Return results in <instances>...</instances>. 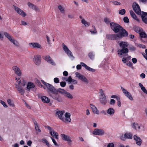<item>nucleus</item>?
Here are the masks:
<instances>
[{"instance_id": "obj_1", "label": "nucleus", "mask_w": 147, "mask_h": 147, "mask_svg": "<svg viewBox=\"0 0 147 147\" xmlns=\"http://www.w3.org/2000/svg\"><path fill=\"white\" fill-rule=\"evenodd\" d=\"M119 44L121 49H119L117 51V53L120 57H121L123 54L128 52V49L127 47L128 46L129 43L127 42L120 41L119 42Z\"/></svg>"}, {"instance_id": "obj_2", "label": "nucleus", "mask_w": 147, "mask_h": 147, "mask_svg": "<svg viewBox=\"0 0 147 147\" xmlns=\"http://www.w3.org/2000/svg\"><path fill=\"white\" fill-rule=\"evenodd\" d=\"M132 128L139 133H143L145 130V127L143 125L134 122L131 124Z\"/></svg>"}, {"instance_id": "obj_3", "label": "nucleus", "mask_w": 147, "mask_h": 147, "mask_svg": "<svg viewBox=\"0 0 147 147\" xmlns=\"http://www.w3.org/2000/svg\"><path fill=\"white\" fill-rule=\"evenodd\" d=\"M44 86L40 84V88L45 89H46L48 92H50L54 93L55 88L54 86L50 84L47 83L43 80L41 81Z\"/></svg>"}, {"instance_id": "obj_4", "label": "nucleus", "mask_w": 147, "mask_h": 147, "mask_svg": "<svg viewBox=\"0 0 147 147\" xmlns=\"http://www.w3.org/2000/svg\"><path fill=\"white\" fill-rule=\"evenodd\" d=\"M3 34L10 42L12 43L14 45L17 47L19 46L20 44L18 41L14 39L11 35L7 32H4Z\"/></svg>"}, {"instance_id": "obj_5", "label": "nucleus", "mask_w": 147, "mask_h": 147, "mask_svg": "<svg viewBox=\"0 0 147 147\" xmlns=\"http://www.w3.org/2000/svg\"><path fill=\"white\" fill-rule=\"evenodd\" d=\"M75 74V77L76 78L85 84H87L88 83L89 80L85 76L78 72H76Z\"/></svg>"}, {"instance_id": "obj_6", "label": "nucleus", "mask_w": 147, "mask_h": 147, "mask_svg": "<svg viewBox=\"0 0 147 147\" xmlns=\"http://www.w3.org/2000/svg\"><path fill=\"white\" fill-rule=\"evenodd\" d=\"M62 47L63 50L71 60H73L74 59L75 57L73 56L72 52L67 47L64 43L62 44Z\"/></svg>"}, {"instance_id": "obj_7", "label": "nucleus", "mask_w": 147, "mask_h": 147, "mask_svg": "<svg viewBox=\"0 0 147 147\" xmlns=\"http://www.w3.org/2000/svg\"><path fill=\"white\" fill-rule=\"evenodd\" d=\"M30 58L36 65H38L41 63L40 55H34L31 56Z\"/></svg>"}, {"instance_id": "obj_8", "label": "nucleus", "mask_w": 147, "mask_h": 147, "mask_svg": "<svg viewBox=\"0 0 147 147\" xmlns=\"http://www.w3.org/2000/svg\"><path fill=\"white\" fill-rule=\"evenodd\" d=\"M131 59V57L130 56H127L126 57H123L122 58V61L127 66L133 68V64L131 62L129 61Z\"/></svg>"}, {"instance_id": "obj_9", "label": "nucleus", "mask_w": 147, "mask_h": 147, "mask_svg": "<svg viewBox=\"0 0 147 147\" xmlns=\"http://www.w3.org/2000/svg\"><path fill=\"white\" fill-rule=\"evenodd\" d=\"M110 24L111 28L115 33L118 32L121 27L118 24L113 22L110 23Z\"/></svg>"}, {"instance_id": "obj_10", "label": "nucleus", "mask_w": 147, "mask_h": 147, "mask_svg": "<svg viewBox=\"0 0 147 147\" xmlns=\"http://www.w3.org/2000/svg\"><path fill=\"white\" fill-rule=\"evenodd\" d=\"M133 134L130 132L125 133L123 136V134L121 135L120 139L122 140L125 141L126 139L131 140L133 138Z\"/></svg>"}, {"instance_id": "obj_11", "label": "nucleus", "mask_w": 147, "mask_h": 147, "mask_svg": "<svg viewBox=\"0 0 147 147\" xmlns=\"http://www.w3.org/2000/svg\"><path fill=\"white\" fill-rule=\"evenodd\" d=\"M118 32L119 34H117V37L118 38H121L123 37H127L128 35L127 32L122 27Z\"/></svg>"}, {"instance_id": "obj_12", "label": "nucleus", "mask_w": 147, "mask_h": 147, "mask_svg": "<svg viewBox=\"0 0 147 147\" xmlns=\"http://www.w3.org/2000/svg\"><path fill=\"white\" fill-rule=\"evenodd\" d=\"M71 114L69 113H66L64 114L61 121L66 123H70L71 121Z\"/></svg>"}, {"instance_id": "obj_13", "label": "nucleus", "mask_w": 147, "mask_h": 147, "mask_svg": "<svg viewBox=\"0 0 147 147\" xmlns=\"http://www.w3.org/2000/svg\"><path fill=\"white\" fill-rule=\"evenodd\" d=\"M44 59L49 64L52 66H55L56 65V63L55 61L49 55H46L43 56Z\"/></svg>"}, {"instance_id": "obj_14", "label": "nucleus", "mask_w": 147, "mask_h": 147, "mask_svg": "<svg viewBox=\"0 0 147 147\" xmlns=\"http://www.w3.org/2000/svg\"><path fill=\"white\" fill-rule=\"evenodd\" d=\"M132 6L133 9L137 14L140 15L142 11H141L140 6L137 3L134 2Z\"/></svg>"}, {"instance_id": "obj_15", "label": "nucleus", "mask_w": 147, "mask_h": 147, "mask_svg": "<svg viewBox=\"0 0 147 147\" xmlns=\"http://www.w3.org/2000/svg\"><path fill=\"white\" fill-rule=\"evenodd\" d=\"M16 82L19 85V86L25 87L26 85L27 82L23 78H16Z\"/></svg>"}, {"instance_id": "obj_16", "label": "nucleus", "mask_w": 147, "mask_h": 147, "mask_svg": "<svg viewBox=\"0 0 147 147\" xmlns=\"http://www.w3.org/2000/svg\"><path fill=\"white\" fill-rule=\"evenodd\" d=\"M121 88L124 95L130 100L133 101L134 98L131 93L123 87H121Z\"/></svg>"}, {"instance_id": "obj_17", "label": "nucleus", "mask_w": 147, "mask_h": 147, "mask_svg": "<svg viewBox=\"0 0 147 147\" xmlns=\"http://www.w3.org/2000/svg\"><path fill=\"white\" fill-rule=\"evenodd\" d=\"M121 88L124 95L130 100L133 101L134 98L131 93L123 87H121Z\"/></svg>"}, {"instance_id": "obj_18", "label": "nucleus", "mask_w": 147, "mask_h": 147, "mask_svg": "<svg viewBox=\"0 0 147 147\" xmlns=\"http://www.w3.org/2000/svg\"><path fill=\"white\" fill-rule=\"evenodd\" d=\"M13 8L17 13L21 16L24 17H25L26 16V13L22 10L20 9L18 7L13 5Z\"/></svg>"}, {"instance_id": "obj_19", "label": "nucleus", "mask_w": 147, "mask_h": 147, "mask_svg": "<svg viewBox=\"0 0 147 147\" xmlns=\"http://www.w3.org/2000/svg\"><path fill=\"white\" fill-rule=\"evenodd\" d=\"M47 128L49 130L50 134L52 136L54 137L56 139H58V134L57 133L55 132L52 128L49 126L47 127Z\"/></svg>"}, {"instance_id": "obj_20", "label": "nucleus", "mask_w": 147, "mask_h": 147, "mask_svg": "<svg viewBox=\"0 0 147 147\" xmlns=\"http://www.w3.org/2000/svg\"><path fill=\"white\" fill-rule=\"evenodd\" d=\"M29 45L30 47L33 49H42V48L41 45L36 42L29 43Z\"/></svg>"}, {"instance_id": "obj_21", "label": "nucleus", "mask_w": 147, "mask_h": 147, "mask_svg": "<svg viewBox=\"0 0 147 147\" xmlns=\"http://www.w3.org/2000/svg\"><path fill=\"white\" fill-rule=\"evenodd\" d=\"M92 134L94 135L101 136L105 134V131L102 129L96 128L92 131Z\"/></svg>"}, {"instance_id": "obj_22", "label": "nucleus", "mask_w": 147, "mask_h": 147, "mask_svg": "<svg viewBox=\"0 0 147 147\" xmlns=\"http://www.w3.org/2000/svg\"><path fill=\"white\" fill-rule=\"evenodd\" d=\"M60 136L62 140L67 141L68 143L69 144L72 142V140L68 135L64 134H61Z\"/></svg>"}, {"instance_id": "obj_23", "label": "nucleus", "mask_w": 147, "mask_h": 147, "mask_svg": "<svg viewBox=\"0 0 147 147\" xmlns=\"http://www.w3.org/2000/svg\"><path fill=\"white\" fill-rule=\"evenodd\" d=\"M133 138L137 145L139 146H141L142 144V140L141 139L136 135H134Z\"/></svg>"}, {"instance_id": "obj_24", "label": "nucleus", "mask_w": 147, "mask_h": 147, "mask_svg": "<svg viewBox=\"0 0 147 147\" xmlns=\"http://www.w3.org/2000/svg\"><path fill=\"white\" fill-rule=\"evenodd\" d=\"M141 16L143 22L146 24H147V13L142 11L140 14Z\"/></svg>"}, {"instance_id": "obj_25", "label": "nucleus", "mask_w": 147, "mask_h": 147, "mask_svg": "<svg viewBox=\"0 0 147 147\" xmlns=\"http://www.w3.org/2000/svg\"><path fill=\"white\" fill-rule=\"evenodd\" d=\"M90 105L92 112L94 114L98 115H99L100 113L97 107L93 104H91Z\"/></svg>"}, {"instance_id": "obj_26", "label": "nucleus", "mask_w": 147, "mask_h": 147, "mask_svg": "<svg viewBox=\"0 0 147 147\" xmlns=\"http://www.w3.org/2000/svg\"><path fill=\"white\" fill-rule=\"evenodd\" d=\"M106 37L107 39L111 40H115L118 38L117 37V34H107Z\"/></svg>"}, {"instance_id": "obj_27", "label": "nucleus", "mask_w": 147, "mask_h": 147, "mask_svg": "<svg viewBox=\"0 0 147 147\" xmlns=\"http://www.w3.org/2000/svg\"><path fill=\"white\" fill-rule=\"evenodd\" d=\"M12 69L14 73L17 75L20 76L21 74V71L20 68L16 66H14L12 67Z\"/></svg>"}, {"instance_id": "obj_28", "label": "nucleus", "mask_w": 147, "mask_h": 147, "mask_svg": "<svg viewBox=\"0 0 147 147\" xmlns=\"http://www.w3.org/2000/svg\"><path fill=\"white\" fill-rule=\"evenodd\" d=\"M64 113V112L63 111H58L56 112L55 115L57 117L61 120Z\"/></svg>"}, {"instance_id": "obj_29", "label": "nucleus", "mask_w": 147, "mask_h": 147, "mask_svg": "<svg viewBox=\"0 0 147 147\" xmlns=\"http://www.w3.org/2000/svg\"><path fill=\"white\" fill-rule=\"evenodd\" d=\"M80 64L82 65V66L84 67L86 70L92 72H94L95 71V69L92 68L88 66L84 63L80 62Z\"/></svg>"}, {"instance_id": "obj_30", "label": "nucleus", "mask_w": 147, "mask_h": 147, "mask_svg": "<svg viewBox=\"0 0 147 147\" xmlns=\"http://www.w3.org/2000/svg\"><path fill=\"white\" fill-rule=\"evenodd\" d=\"M27 5L28 7L36 11H38L39 9L36 5L30 2H28L27 3Z\"/></svg>"}, {"instance_id": "obj_31", "label": "nucleus", "mask_w": 147, "mask_h": 147, "mask_svg": "<svg viewBox=\"0 0 147 147\" xmlns=\"http://www.w3.org/2000/svg\"><path fill=\"white\" fill-rule=\"evenodd\" d=\"M66 90L63 89L59 88L57 89H55L53 94H57L58 93H60L63 96L64 95Z\"/></svg>"}, {"instance_id": "obj_32", "label": "nucleus", "mask_w": 147, "mask_h": 147, "mask_svg": "<svg viewBox=\"0 0 147 147\" xmlns=\"http://www.w3.org/2000/svg\"><path fill=\"white\" fill-rule=\"evenodd\" d=\"M40 99L42 101L45 103H49L50 101V99L45 96H41Z\"/></svg>"}, {"instance_id": "obj_33", "label": "nucleus", "mask_w": 147, "mask_h": 147, "mask_svg": "<svg viewBox=\"0 0 147 147\" xmlns=\"http://www.w3.org/2000/svg\"><path fill=\"white\" fill-rule=\"evenodd\" d=\"M80 18L81 19V23L85 27H88L90 26V24L89 22L87 21L81 16H80Z\"/></svg>"}, {"instance_id": "obj_34", "label": "nucleus", "mask_w": 147, "mask_h": 147, "mask_svg": "<svg viewBox=\"0 0 147 147\" xmlns=\"http://www.w3.org/2000/svg\"><path fill=\"white\" fill-rule=\"evenodd\" d=\"M138 85L143 93L146 95H147V90L143 85L141 83H139Z\"/></svg>"}, {"instance_id": "obj_35", "label": "nucleus", "mask_w": 147, "mask_h": 147, "mask_svg": "<svg viewBox=\"0 0 147 147\" xmlns=\"http://www.w3.org/2000/svg\"><path fill=\"white\" fill-rule=\"evenodd\" d=\"M115 112V110L113 108H109L107 110V114L111 116L113 115Z\"/></svg>"}, {"instance_id": "obj_36", "label": "nucleus", "mask_w": 147, "mask_h": 147, "mask_svg": "<svg viewBox=\"0 0 147 147\" xmlns=\"http://www.w3.org/2000/svg\"><path fill=\"white\" fill-rule=\"evenodd\" d=\"M16 87L18 91L21 94H24V90L21 86H19L17 84H16Z\"/></svg>"}, {"instance_id": "obj_37", "label": "nucleus", "mask_w": 147, "mask_h": 147, "mask_svg": "<svg viewBox=\"0 0 147 147\" xmlns=\"http://www.w3.org/2000/svg\"><path fill=\"white\" fill-rule=\"evenodd\" d=\"M99 101L100 103L102 105H105L107 103V100L106 97H100Z\"/></svg>"}, {"instance_id": "obj_38", "label": "nucleus", "mask_w": 147, "mask_h": 147, "mask_svg": "<svg viewBox=\"0 0 147 147\" xmlns=\"http://www.w3.org/2000/svg\"><path fill=\"white\" fill-rule=\"evenodd\" d=\"M35 87L34 84L32 82H29L28 83L27 88L28 90L34 88Z\"/></svg>"}, {"instance_id": "obj_39", "label": "nucleus", "mask_w": 147, "mask_h": 147, "mask_svg": "<svg viewBox=\"0 0 147 147\" xmlns=\"http://www.w3.org/2000/svg\"><path fill=\"white\" fill-rule=\"evenodd\" d=\"M65 97L70 99H72L73 98V95L69 92L66 91L64 95Z\"/></svg>"}, {"instance_id": "obj_40", "label": "nucleus", "mask_w": 147, "mask_h": 147, "mask_svg": "<svg viewBox=\"0 0 147 147\" xmlns=\"http://www.w3.org/2000/svg\"><path fill=\"white\" fill-rule=\"evenodd\" d=\"M7 102L9 105L10 106L12 107H14L15 105L14 104V103L13 101L11 99H9L7 100Z\"/></svg>"}, {"instance_id": "obj_41", "label": "nucleus", "mask_w": 147, "mask_h": 147, "mask_svg": "<svg viewBox=\"0 0 147 147\" xmlns=\"http://www.w3.org/2000/svg\"><path fill=\"white\" fill-rule=\"evenodd\" d=\"M139 34L142 38H145L147 40V35L143 30L139 33Z\"/></svg>"}, {"instance_id": "obj_42", "label": "nucleus", "mask_w": 147, "mask_h": 147, "mask_svg": "<svg viewBox=\"0 0 147 147\" xmlns=\"http://www.w3.org/2000/svg\"><path fill=\"white\" fill-rule=\"evenodd\" d=\"M134 30L136 32L139 34L143 30L141 28L137 27H134Z\"/></svg>"}, {"instance_id": "obj_43", "label": "nucleus", "mask_w": 147, "mask_h": 147, "mask_svg": "<svg viewBox=\"0 0 147 147\" xmlns=\"http://www.w3.org/2000/svg\"><path fill=\"white\" fill-rule=\"evenodd\" d=\"M58 9L60 11L63 13H64L65 10L64 7L61 5H59L58 6Z\"/></svg>"}, {"instance_id": "obj_44", "label": "nucleus", "mask_w": 147, "mask_h": 147, "mask_svg": "<svg viewBox=\"0 0 147 147\" xmlns=\"http://www.w3.org/2000/svg\"><path fill=\"white\" fill-rule=\"evenodd\" d=\"M93 29H90V32L91 34H95L97 33V32L94 26H93Z\"/></svg>"}, {"instance_id": "obj_45", "label": "nucleus", "mask_w": 147, "mask_h": 147, "mask_svg": "<svg viewBox=\"0 0 147 147\" xmlns=\"http://www.w3.org/2000/svg\"><path fill=\"white\" fill-rule=\"evenodd\" d=\"M42 141L43 143L45 144L48 147L50 146V145L49 143L46 139L45 138L42 139Z\"/></svg>"}, {"instance_id": "obj_46", "label": "nucleus", "mask_w": 147, "mask_h": 147, "mask_svg": "<svg viewBox=\"0 0 147 147\" xmlns=\"http://www.w3.org/2000/svg\"><path fill=\"white\" fill-rule=\"evenodd\" d=\"M99 93L100 94V97H106L104 91L102 89L100 90Z\"/></svg>"}, {"instance_id": "obj_47", "label": "nucleus", "mask_w": 147, "mask_h": 147, "mask_svg": "<svg viewBox=\"0 0 147 147\" xmlns=\"http://www.w3.org/2000/svg\"><path fill=\"white\" fill-rule=\"evenodd\" d=\"M35 129L36 131L37 134H38L41 132V130L39 128L38 125L37 124H35Z\"/></svg>"}, {"instance_id": "obj_48", "label": "nucleus", "mask_w": 147, "mask_h": 147, "mask_svg": "<svg viewBox=\"0 0 147 147\" xmlns=\"http://www.w3.org/2000/svg\"><path fill=\"white\" fill-rule=\"evenodd\" d=\"M0 103L5 108H7L8 106L6 103L3 101L2 100H0Z\"/></svg>"}, {"instance_id": "obj_49", "label": "nucleus", "mask_w": 147, "mask_h": 147, "mask_svg": "<svg viewBox=\"0 0 147 147\" xmlns=\"http://www.w3.org/2000/svg\"><path fill=\"white\" fill-rule=\"evenodd\" d=\"M126 11L124 9H122L119 11V13L121 15H123L125 13Z\"/></svg>"}, {"instance_id": "obj_50", "label": "nucleus", "mask_w": 147, "mask_h": 147, "mask_svg": "<svg viewBox=\"0 0 147 147\" xmlns=\"http://www.w3.org/2000/svg\"><path fill=\"white\" fill-rule=\"evenodd\" d=\"M129 50L130 51L133 52L136 51V48L134 46H131L129 47Z\"/></svg>"}, {"instance_id": "obj_51", "label": "nucleus", "mask_w": 147, "mask_h": 147, "mask_svg": "<svg viewBox=\"0 0 147 147\" xmlns=\"http://www.w3.org/2000/svg\"><path fill=\"white\" fill-rule=\"evenodd\" d=\"M111 3L114 5H121V3L119 2L116 1H111Z\"/></svg>"}, {"instance_id": "obj_52", "label": "nucleus", "mask_w": 147, "mask_h": 147, "mask_svg": "<svg viewBox=\"0 0 147 147\" xmlns=\"http://www.w3.org/2000/svg\"><path fill=\"white\" fill-rule=\"evenodd\" d=\"M51 139L52 140V141L54 145L56 146H59V145L57 143L55 140L52 137H51Z\"/></svg>"}, {"instance_id": "obj_53", "label": "nucleus", "mask_w": 147, "mask_h": 147, "mask_svg": "<svg viewBox=\"0 0 147 147\" xmlns=\"http://www.w3.org/2000/svg\"><path fill=\"white\" fill-rule=\"evenodd\" d=\"M88 56L91 59H92L94 58V54L92 52H90L88 54Z\"/></svg>"}, {"instance_id": "obj_54", "label": "nucleus", "mask_w": 147, "mask_h": 147, "mask_svg": "<svg viewBox=\"0 0 147 147\" xmlns=\"http://www.w3.org/2000/svg\"><path fill=\"white\" fill-rule=\"evenodd\" d=\"M115 100L113 99H111L109 102V104L111 105H114L115 103Z\"/></svg>"}, {"instance_id": "obj_55", "label": "nucleus", "mask_w": 147, "mask_h": 147, "mask_svg": "<svg viewBox=\"0 0 147 147\" xmlns=\"http://www.w3.org/2000/svg\"><path fill=\"white\" fill-rule=\"evenodd\" d=\"M136 46L142 49H145L146 48V46L145 45L140 44H137Z\"/></svg>"}, {"instance_id": "obj_56", "label": "nucleus", "mask_w": 147, "mask_h": 147, "mask_svg": "<svg viewBox=\"0 0 147 147\" xmlns=\"http://www.w3.org/2000/svg\"><path fill=\"white\" fill-rule=\"evenodd\" d=\"M28 24L25 21L22 20L21 22L20 25L24 26H26L28 25Z\"/></svg>"}, {"instance_id": "obj_57", "label": "nucleus", "mask_w": 147, "mask_h": 147, "mask_svg": "<svg viewBox=\"0 0 147 147\" xmlns=\"http://www.w3.org/2000/svg\"><path fill=\"white\" fill-rule=\"evenodd\" d=\"M107 147H115L114 144L113 142H111L108 143Z\"/></svg>"}, {"instance_id": "obj_58", "label": "nucleus", "mask_w": 147, "mask_h": 147, "mask_svg": "<svg viewBox=\"0 0 147 147\" xmlns=\"http://www.w3.org/2000/svg\"><path fill=\"white\" fill-rule=\"evenodd\" d=\"M66 79L67 80L66 81L68 82V83H71V81L72 78L71 76H69Z\"/></svg>"}, {"instance_id": "obj_59", "label": "nucleus", "mask_w": 147, "mask_h": 147, "mask_svg": "<svg viewBox=\"0 0 147 147\" xmlns=\"http://www.w3.org/2000/svg\"><path fill=\"white\" fill-rule=\"evenodd\" d=\"M117 105L119 107H120L121 106V103L120 101V98H117Z\"/></svg>"}, {"instance_id": "obj_60", "label": "nucleus", "mask_w": 147, "mask_h": 147, "mask_svg": "<svg viewBox=\"0 0 147 147\" xmlns=\"http://www.w3.org/2000/svg\"><path fill=\"white\" fill-rule=\"evenodd\" d=\"M54 82L56 83H58L59 82V79L58 78H55L54 79Z\"/></svg>"}, {"instance_id": "obj_61", "label": "nucleus", "mask_w": 147, "mask_h": 147, "mask_svg": "<svg viewBox=\"0 0 147 147\" xmlns=\"http://www.w3.org/2000/svg\"><path fill=\"white\" fill-rule=\"evenodd\" d=\"M66 83L65 82H61L60 83V85L62 87H64L65 86Z\"/></svg>"}, {"instance_id": "obj_62", "label": "nucleus", "mask_w": 147, "mask_h": 147, "mask_svg": "<svg viewBox=\"0 0 147 147\" xmlns=\"http://www.w3.org/2000/svg\"><path fill=\"white\" fill-rule=\"evenodd\" d=\"M131 61L134 64H136L137 61V59L135 58H133L131 59Z\"/></svg>"}, {"instance_id": "obj_63", "label": "nucleus", "mask_w": 147, "mask_h": 147, "mask_svg": "<svg viewBox=\"0 0 147 147\" xmlns=\"http://www.w3.org/2000/svg\"><path fill=\"white\" fill-rule=\"evenodd\" d=\"M123 21L125 23H128L129 22V20L127 17H125L123 18Z\"/></svg>"}, {"instance_id": "obj_64", "label": "nucleus", "mask_w": 147, "mask_h": 147, "mask_svg": "<svg viewBox=\"0 0 147 147\" xmlns=\"http://www.w3.org/2000/svg\"><path fill=\"white\" fill-rule=\"evenodd\" d=\"M71 82L73 83V84H77L78 83V82L77 80L73 79L71 80Z\"/></svg>"}]
</instances>
